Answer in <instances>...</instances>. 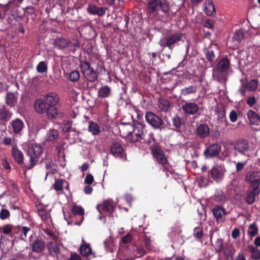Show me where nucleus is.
Listing matches in <instances>:
<instances>
[{
	"label": "nucleus",
	"mask_w": 260,
	"mask_h": 260,
	"mask_svg": "<svg viewBox=\"0 0 260 260\" xmlns=\"http://www.w3.org/2000/svg\"><path fill=\"white\" fill-rule=\"evenodd\" d=\"M43 153V147L39 144L30 143L28 145L27 155L29 156V165H24L23 168L25 171L32 169L40 160Z\"/></svg>",
	"instance_id": "nucleus-1"
},
{
	"label": "nucleus",
	"mask_w": 260,
	"mask_h": 260,
	"mask_svg": "<svg viewBox=\"0 0 260 260\" xmlns=\"http://www.w3.org/2000/svg\"><path fill=\"white\" fill-rule=\"evenodd\" d=\"M145 118L146 121L154 129H158L159 131H162L165 130L167 127V124L165 123L162 119L152 112H147L145 114Z\"/></svg>",
	"instance_id": "nucleus-2"
},
{
	"label": "nucleus",
	"mask_w": 260,
	"mask_h": 260,
	"mask_svg": "<svg viewBox=\"0 0 260 260\" xmlns=\"http://www.w3.org/2000/svg\"><path fill=\"white\" fill-rule=\"evenodd\" d=\"M150 150L157 161L162 165L164 168L163 170L170 172V167L169 165L168 159L160 146L154 144L150 147Z\"/></svg>",
	"instance_id": "nucleus-3"
},
{
	"label": "nucleus",
	"mask_w": 260,
	"mask_h": 260,
	"mask_svg": "<svg viewBox=\"0 0 260 260\" xmlns=\"http://www.w3.org/2000/svg\"><path fill=\"white\" fill-rule=\"evenodd\" d=\"M145 125L141 122H138L134 124L132 132H129L127 136V139L131 143H136L144 139V131Z\"/></svg>",
	"instance_id": "nucleus-4"
},
{
	"label": "nucleus",
	"mask_w": 260,
	"mask_h": 260,
	"mask_svg": "<svg viewBox=\"0 0 260 260\" xmlns=\"http://www.w3.org/2000/svg\"><path fill=\"white\" fill-rule=\"evenodd\" d=\"M79 67L81 72L88 82H94L98 80V75L89 62L81 60L80 61Z\"/></svg>",
	"instance_id": "nucleus-5"
},
{
	"label": "nucleus",
	"mask_w": 260,
	"mask_h": 260,
	"mask_svg": "<svg viewBox=\"0 0 260 260\" xmlns=\"http://www.w3.org/2000/svg\"><path fill=\"white\" fill-rule=\"evenodd\" d=\"M184 34L180 31H171L167 34L166 37L167 40V47L171 50H172L175 47L176 45L178 44L179 42L183 41L182 38Z\"/></svg>",
	"instance_id": "nucleus-6"
},
{
	"label": "nucleus",
	"mask_w": 260,
	"mask_h": 260,
	"mask_svg": "<svg viewBox=\"0 0 260 260\" xmlns=\"http://www.w3.org/2000/svg\"><path fill=\"white\" fill-rule=\"evenodd\" d=\"M246 180L249 183V187L260 189V172L258 171H253L249 172L246 176Z\"/></svg>",
	"instance_id": "nucleus-7"
},
{
	"label": "nucleus",
	"mask_w": 260,
	"mask_h": 260,
	"mask_svg": "<svg viewBox=\"0 0 260 260\" xmlns=\"http://www.w3.org/2000/svg\"><path fill=\"white\" fill-rule=\"evenodd\" d=\"M231 62L227 57L221 59L216 65L215 69H213V75L218 78L220 74L227 72L230 67Z\"/></svg>",
	"instance_id": "nucleus-8"
},
{
	"label": "nucleus",
	"mask_w": 260,
	"mask_h": 260,
	"mask_svg": "<svg viewBox=\"0 0 260 260\" xmlns=\"http://www.w3.org/2000/svg\"><path fill=\"white\" fill-rule=\"evenodd\" d=\"M110 148L111 154L115 157L123 159L124 160L126 159L125 153L119 142H113Z\"/></svg>",
	"instance_id": "nucleus-9"
},
{
	"label": "nucleus",
	"mask_w": 260,
	"mask_h": 260,
	"mask_svg": "<svg viewBox=\"0 0 260 260\" xmlns=\"http://www.w3.org/2000/svg\"><path fill=\"white\" fill-rule=\"evenodd\" d=\"M71 212L73 217L76 219L74 221L75 224L80 225L84 219V209L80 206L75 205L72 207Z\"/></svg>",
	"instance_id": "nucleus-10"
},
{
	"label": "nucleus",
	"mask_w": 260,
	"mask_h": 260,
	"mask_svg": "<svg viewBox=\"0 0 260 260\" xmlns=\"http://www.w3.org/2000/svg\"><path fill=\"white\" fill-rule=\"evenodd\" d=\"M234 149L240 154L249 156L247 153L249 150V144L246 140L242 139L238 140L234 145Z\"/></svg>",
	"instance_id": "nucleus-11"
},
{
	"label": "nucleus",
	"mask_w": 260,
	"mask_h": 260,
	"mask_svg": "<svg viewBox=\"0 0 260 260\" xmlns=\"http://www.w3.org/2000/svg\"><path fill=\"white\" fill-rule=\"evenodd\" d=\"M96 208L100 213L102 211L109 213L110 217H112L113 212L115 209V207L112 201L107 200L104 201L101 204L98 205Z\"/></svg>",
	"instance_id": "nucleus-12"
},
{
	"label": "nucleus",
	"mask_w": 260,
	"mask_h": 260,
	"mask_svg": "<svg viewBox=\"0 0 260 260\" xmlns=\"http://www.w3.org/2000/svg\"><path fill=\"white\" fill-rule=\"evenodd\" d=\"M221 151V146L217 143L210 145L204 152L206 158H212L218 156Z\"/></svg>",
	"instance_id": "nucleus-13"
},
{
	"label": "nucleus",
	"mask_w": 260,
	"mask_h": 260,
	"mask_svg": "<svg viewBox=\"0 0 260 260\" xmlns=\"http://www.w3.org/2000/svg\"><path fill=\"white\" fill-rule=\"evenodd\" d=\"M183 102L185 104L182 105V109L185 114L193 115L198 113L199 107L195 102Z\"/></svg>",
	"instance_id": "nucleus-14"
},
{
	"label": "nucleus",
	"mask_w": 260,
	"mask_h": 260,
	"mask_svg": "<svg viewBox=\"0 0 260 260\" xmlns=\"http://www.w3.org/2000/svg\"><path fill=\"white\" fill-rule=\"evenodd\" d=\"M24 126L23 121L20 118H16L10 122L9 126L15 135H20Z\"/></svg>",
	"instance_id": "nucleus-15"
},
{
	"label": "nucleus",
	"mask_w": 260,
	"mask_h": 260,
	"mask_svg": "<svg viewBox=\"0 0 260 260\" xmlns=\"http://www.w3.org/2000/svg\"><path fill=\"white\" fill-rule=\"evenodd\" d=\"M12 156L13 157L15 162L19 165H24V155L21 151H20L16 146H13L12 148Z\"/></svg>",
	"instance_id": "nucleus-16"
},
{
	"label": "nucleus",
	"mask_w": 260,
	"mask_h": 260,
	"mask_svg": "<svg viewBox=\"0 0 260 260\" xmlns=\"http://www.w3.org/2000/svg\"><path fill=\"white\" fill-rule=\"evenodd\" d=\"M260 193V189L249 188L246 192L245 202L249 205L252 204L255 201V197Z\"/></svg>",
	"instance_id": "nucleus-17"
},
{
	"label": "nucleus",
	"mask_w": 260,
	"mask_h": 260,
	"mask_svg": "<svg viewBox=\"0 0 260 260\" xmlns=\"http://www.w3.org/2000/svg\"><path fill=\"white\" fill-rule=\"evenodd\" d=\"M18 92L8 91L6 95V104L10 107H14L17 103Z\"/></svg>",
	"instance_id": "nucleus-18"
},
{
	"label": "nucleus",
	"mask_w": 260,
	"mask_h": 260,
	"mask_svg": "<svg viewBox=\"0 0 260 260\" xmlns=\"http://www.w3.org/2000/svg\"><path fill=\"white\" fill-rule=\"evenodd\" d=\"M32 251L36 253H41L45 249V242L40 238H37L31 244Z\"/></svg>",
	"instance_id": "nucleus-19"
},
{
	"label": "nucleus",
	"mask_w": 260,
	"mask_h": 260,
	"mask_svg": "<svg viewBox=\"0 0 260 260\" xmlns=\"http://www.w3.org/2000/svg\"><path fill=\"white\" fill-rule=\"evenodd\" d=\"M212 178L217 182L221 181L223 177V172L219 167L214 166L210 171Z\"/></svg>",
	"instance_id": "nucleus-20"
},
{
	"label": "nucleus",
	"mask_w": 260,
	"mask_h": 260,
	"mask_svg": "<svg viewBox=\"0 0 260 260\" xmlns=\"http://www.w3.org/2000/svg\"><path fill=\"white\" fill-rule=\"evenodd\" d=\"M80 47V45L78 40L73 39L71 40L68 39L65 52L68 53L74 54Z\"/></svg>",
	"instance_id": "nucleus-21"
},
{
	"label": "nucleus",
	"mask_w": 260,
	"mask_h": 260,
	"mask_svg": "<svg viewBox=\"0 0 260 260\" xmlns=\"http://www.w3.org/2000/svg\"><path fill=\"white\" fill-rule=\"evenodd\" d=\"M44 100L47 107L55 106L59 102V97L56 93L50 92L45 95Z\"/></svg>",
	"instance_id": "nucleus-22"
},
{
	"label": "nucleus",
	"mask_w": 260,
	"mask_h": 260,
	"mask_svg": "<svg viewBox=\"0 0 260 260\" xmlns=\"http://www.w3.org/2000/svg\"><path fill=\"white\" fill-rule=\"evenodd\" d=\"M209 127L206 124H200L197 127V135L201 139H205L207 137L209 134Z\"/></svg>",
	"instance_id": "nucleus-23"
},
{
	"label": "nucleus",
	"mask_w": 260,
	"mask_h": 260,
	"mask_svg": "<svg viewBox=\"0 0 260 260\" xmlns=\"http://www.w3.org/2000/svg\"><path fill=\"white\" fill-rule=\"evenodd\" d=\"M52 241L48 242L47 244V248L50 255L54 256L55 255H58L60 253V250L59 245Z\"/></svg>",
	"instance_id": "nucleus-24"
},
{
	"label": "nucleus",
	"mask_w": 260,
	"mask_h": 260,
	"mask_svg": "<svg viewBox=\"0 0 260 260\" xmlns=\"http://www.w3.org/2000/svg\"><path fill=\"white\" fill-rule=\"evenodd\" d=\"M214 217L217 221L222 220L223 218L225 215V209L219 206H217L212 209Z\"/></svg>",
	"instance_id": "nucleus-25"
},
{
	"label": "nucleus",
	"mask_w": 260,
	"mask_h": 260,
	"mask_svg": "<svg viewBox=\"0 0 260 260\" xmlns=\"http://www.w3.org/2000/svg\"><path fill=\"white\" fill-rule=\"evenodd\" d=\"M34 106L36 111L39 113L42 114L47 111V105L45 103V100L41 99L36 100Z\"/></svg>",
	"instance_id": "nucleus-26"
},
{
	"label": "nucleus",
	"mask_w": 260,
	"mask_h": 260,
	"mask_svg": "<svg viewBox=\"0 0 260 260\" xmlns=\"http://www.w3.org/2000/svg\"><path fill=\"white\" fill-rule=\"evenodd\" d=\"M247 116L251 124L255 125H260V116L252 110H249L247 113Z\"/></svg>",
	"instance_id": "nucleus-27"
},
{
	"label": "nucleus",
	"mask_w": 260,
	"mask_h": 260,
	"mask_svg": "<svg viewBox=\"0 0 260 260\" xmlns=\"http://www.w3.org/2000/svg\"><path fill=\"white\" fill-rule=\"evenodd\" d=\"M204 11L208 16H213L216 14L215 6L211 0H207L205 3Z\"/></svg>",
	"instance_id": "nucleus-28"
},
{
	"label": "nucleus",
	"mask_w": 260,
	"mask_h": 260,
	"mask_svg": "<svg viewBox=\"0 0 260 260\" xmlns=\"http://www.w3.org/2000/svg\"><path fill=\"white\" fill-rule=\"evenodd\" d=\"M68 39L63 38H57L54 41V45L58 50L66 51Z\"/></svg>",
	"instance_id": "nucleus-29"
},
{
	"label": "nucleus",
	"mask_w": 260,
	"mask_h": 260,
	"mask_svg": "<svg viewBox=\"0 0 260 260\" xmlns=\"http://www.w3.org/2000/svg\"><path fill=\"white\" fill-rule=\"evenodd\" d=\"M87 11L91 14H96L101 16L105 14L106 9L103 7H99L95 5H90L87 8Z\"/></svg>",
	"instance_id": "nucleus-30"
},
{
	"label": "nucleus",
	"mask_w": 260,
	"mask_h": 260,
	"mask_svg": "<svg viewBox=\"0 0 260 260\" xmlns=\"http://www.w3.org/2000/svg\"><path fill=\"white\" fill-rule=\"evenodd\" d=\"M161 0H149L148 2V10L150 14L154 13L159 10V5Z\"/></svg>",
	"instance_id": "nucleus-31"
},
{
	"label": "nucleus",
	"mask_w": 260,
	"mask_h": 260,
	"mask_svg": "<svg viewBox=\"0 0 260 260\" xmlns=\"http://www.w3.org/2000/svg\"><path fill=\"white\" fill-rule=\"evenodd\" d=\"M13 114L9 111L5 106L0 108V120L4 121H8Z\"/></svg>",
	"instance_id": "nucleus-32"
},
{
	"label": "nucleus",
	"mask_w": 260,
	"mask_h": 260,
	"mask_svg": "<svg viewBox=\"0 0 260 260\" xmlns=\"http://www.w3.org/2000/svg\"><path fill=\"white\" fill-rule=\"evenodd\" d=\"M197 90V87L193 85H189L187 87H185L180 90V96H186L189 94H193L196 93Z\"/></svg>",
	"instance_id": "nucleus-33"
},
{
	"label": "nucleus",
	"mask_w": 260,
	"mask_h": 260,
	"mask_svg": "<svg viewBox=\"0 0 260 260\" xmlns=\"http://www.w3.org/2000/svg\"><path fill=\"white\" fill-rule=\"evenodd\" d=\"M80 254L83 256H88L91 254L92 250L89 244H82L79 249Z\"/></svg>",
	"instance_id": "nucleus-34"
},
{
	"label": "nucleus",
	"mask_w": 260,
	"mask_h": 260,
	"mask_svg": "<svg viewBox=\"0 0 260 260\" xmlns=\"http://www.w3.org/2000/svg\"><path fill=\"white\" fill-rule=\"evenodd\" d=\"M158 106L161 111L167 112L170 108V102L165 99H160L158 101Z\"/></svg>",
	"instance_id": "nucleus-35"
},
{
	"label": "nucleus",
	"mask_w": 260,
	"mask_h": 260,
	"mask_svg": "<svg viewBox=\"0 0 260 260\" xmlns=\"http://www.w3.org/2000/svg\"><path fill=\"white\" fill-rule=\"evenodd\" d=\"M110 88L107 85H105L100 88L98 91V95L100 98H105L108 97L110 94Z\"/></svg>",
	"instance_id": "nucleus-36"
},
{
	"label": "nucleus",
	"mask_w": 260,
	"mask_h": 260,
	"mask_svg": "<svg viewBox=\"0 0 260 260\" xmlns=\"http://www.w3.org/2000/svg\"><path fill=\"white\" fill-rule=\"evenodd\" d=\"M59 137V133L56 129H50L47 134L46 140L48 141H55Z\"/></svg>",
	"instance_id": "nucleus-37"
},
{
	"label": "nucleus",
	"mask_w": 260,
	"mask_h": 260,
	"mask_svg": "<svg viewBox=\"0 0 260 260\" xmlns=\"http://www.w3.org/2000/svg\"><path fill=\"white\" fill-rule=\"evenodd\" d=\"M248 250L251 253V258L254 260L260 259V250L257 247L252 245L248 246Z\"/></svg>",
	"instance_id": "nucleus-38"
},
{
	"label": "nucleus",
	"mask_w": 260,
	"mask_h": 260,
	"mask_svg": "<svg viewBox=\"0 0 260 260\" xmlns=\"http://www.w3.org/2000/svg\"><path fill=\"white\" fill-rule=\"evenodd\" d=\"M46 113L50 119L55 118L58 115V111L55 106L47 107Z\"/></svg>",
	"instance_id": "nucleus-39"
},
{
	"label": "nucleus",
	"mask_w": 260,
	"mask_h": 260,
	"mask_svg": "<svg viewBox=\"0 0 260 260\" xmlns=\"http://www.w3.org/2000/svg\"><path fill=\"white\" fill-rule=\"evenodd\" d=\"M258 80L256 79H252L247 82L246 87L249 91H254L257 88Z\"/></svg>",
	"instance_id": "nucleus-40"
},
{
	"label": "nucleus",
	"mask_w": 260,
	"mask_h": 260,
	"mask_svg": "<svg viewBox=\"0 0 260 260\" xmlns=\"http://www.w3.org/2000/svg\"><path fill=\"white\" fill-rule=\"evenodd\" d=\"M88 130L93 135H96L100 133L101 130L97 123L90 122L88 126Z\"/></svg>",
	"instance_id": "nucleus-41"
},
{
	"label": "nucleus",
	"mask_w": 260,
	"mask_h": 260,
	"mask_svg": "<svg viewBox=\"0 0 260 260\" xmlns=\"http://www.w3.org/2000/svg\"><path fill=\"white\" fill-rule=\"evenodd\" d=\"M80 77V74L78 71H72L70 74L68 79L72 82H77Z\"/></svg>",
	"instance_id": "nucleus-42"
},
{
	"label": "nucleus",
	"mask_w": 260,
	"mask_h": 260,
	"mask_svg": "<svg viewBox=\"0 0 260 260\" xmlns=\"http://www.w3.org/2000/svg\"><path fill=\"white\" fill-rule=\"evenodd\" d=\"M206 58L207 60L210 62L211 64H212V62L215 58V55L213 50L210 48L208 49L205 52Z\"/></svg>",
	"instance_id": "nucleus-43"
},
{
	"label": "nucleus",
	"mask_w": 260,
	"mask_h": 260,
	"mask_svg": "<svg viewBox=\"0 0 260 260\" xmlns=\"http://www.w3.org/2000/svg\"><path fill=\"white\" fill-rule=\"evenodd\" d=\"M214 200L216 202L224 203L226 201V197L223 192L217 191L214 196Z\"/></svg>",
	"instance_id": "nucleus-44"
},
{
	"label": "nucleus",
	"mask_w": 260,
	"mask_h": 260,
	"mask_svg": "<svg viewBox=\"0 0 260 260\" xmlns=\"http://www.w3.org/2000/svg\"><path fill=\"white\" fill-rule=\"evenodd\" d=\"M215 250L216 252L220 253L223 249V240L221 239H218L215 242Z\"/></svg>",
	"instance_id": "nucleus-45"
},
{
	"label": "nucleus",
	"mask_w": 260,
	"mask_h": 260,
	"mask_svg": "<svg viewBox=\"0 0 260 260\" xmlns=\"http://www.w3.org/2000/svg\"><path fill=\"white\" fill-rule=\"evenodd\" d=\"M244 37V32L242 29H238L235 31L233 39L238 43H240Z\"/></svg>",
	"instance_id": "nucleus-46"
},
{
	"label": "nucleus",
	"mask_w": 260,
	"mask_h": 260,
	"mask_svg": "<svg viewBox=\"0 0 260 260\" xmlns=\"http://www.w3.org/2000/svg\"><path fill=\"white\" fill-rule=\"evenodd\" d=\"M193 236L196 239H202L204 236L202 228L200 226L195 228L193 230Z\"/></svg>",
	"instance_id": "nucleus-47"
},
{
	"label": "nucleus",
	"mask_w": 260,
	"mask_h": 260,
	"mask_svg": "<svg viewBox=\"0 0 260 260\" xmlns=\"http://www.w3.org/2000/svg\"><path fill=\"white\" fill-rule=\"evenodd\" d=\"M47 65L44 61H40L37 66V71L39 73L47 72Z\"/></svg>",
	"instance_id": "nucleus-48"
},
{
	"label": "nucleus",
	"mask_w": 260,
	"mask_h": 260,
	"mask_svg": "<svg viewBox=\"0 0 260 260\" xmlns=\"http://www.w3.org/2000/svg\"><path fill=\"white\" fill-rule=\"evenodd\" d=\"M258 228L255 223L251 224L248 228V233L251 237H254L257 233Z\"/></svg>",
	"instance_id": "nucleus-49"
},
{
	"label": "nucleus",
	"mask_w": 260,
	"mask_h": 260,
	"mask_svg": "<svg viewBox=\"0 0 260 260\" xmlns=\"http://www.w3.org/2000/svg\"><path fill=\"white\" fill-rule=\"evenodd\" d=\"M172 121L173 125L176 129H179L181 127L182 124L181 118L177 115H176L172 118Z\"/></svg>",
	"instance_id": "nucleus-50"
},
{
	"label": "nucleus",
	"mask_w": 260,
	"mask_h": 260,
	"mask_svg": "<svg viewBox=\"0 0 260 260\" xmlns=\"http://www.w3.org/2000/svg\"><path fill=\"white\" fill-rule=\"evenodd\" d=\"M159 8L160 9L161 11L165 14H167L169 12V5L165 1H162L161 0L160 1L159 5Z\"/></svg>",
	"instance_id": "nucleus-51"
},
{
	"label": "nucleus",
	"mask_w": 260,
	"mask_h": 260,
	"mask_svg": "<svg viewBox=\"0 0 260 260\" xmlns=\"http://www.w3.org/2000/svg\"><path fill=\"white\" fill-rule=\"evenodd\" d=\"M72 121L64 120L62 124L63 131L64 132H69L72 126Z\"/></svg>",
	"instance_id": "nucleus-52"
},
{
	"label": "nucleus",
	"mask_w": 260,
	"mask_h": 260,
	"mask_svg": "<svg viewBox=\"0 0 260 260\" xmlns=\"http://www.w3.org/2000/svg\"><path fill=\"white\" fill-rule=\"evenodd\" d=\"M63 180L58 179L56 180L54 184V188L56 191H61L63 189Z\"/></svg>",
	"instance_id": "nucleus-53"
},
{
	"label": "nucleus",
	"mask_w": 260,
	"mask_h": 260,
	"mask_svg": "<svg viewBox=\"0 0 260 260\" xmlns=\"http://www.w3.org/2000/svg\"><path fill=\"white\" fill-rule=\"evenodd\" d=\"M234 163L236 165V172L239 173L244 169V166L247 164V161L238 162L234 161Z\"/></svg>",
	"instance_id": "nucleus-54"
},
{
	"label": "nucleus",
	"mask_w": 260,
	"mask_h": 260,
	"mask_svg": "<svg viewBox=\"0 0 260 260\" xmlns=\"http://www.w3.org/2000/svg\"><path fill=\"white\" fill-rule=\"evenodd\" d=\"M10 216V213L8 209H2L0 211V218L2 220H5Z\"/></svg>",
	"instance_id": "nucleus-55"
},
{
	"label": "nucleus",
	"mask_w": 260,
	"mask_h": 260,
	"mask_svg": "<svg viewBox=\"0 0 260 260\" xmlns=\"http://www.w3.org/2000/svg\"><path fill=\"white\" fill-rule=\"evenodd\" d=\"M121 240L123 244L129 243L132 240V236L130 234H126L121 238Z\"/></svg>",
	"instance_id": "nucleus-56"
},
{
	"label": "nucleus",
	"mask_w": 260,
	"mask_h": 260,
	"mask_svg": "<svg viewBox=\"0 0 260 260\" xmlns=\"http://www.w3.org/2000/svg\"><path fill=\"white\" fill-rule=\"evenodd\" d=\"M238 118V114L236 111L234 110H232L229 115V118L230 121L232 122H235L237 121Z\"/></svg>",
	"instance_id": "nucleus-57"
},
{
	"label": "nucleus",
	"mask_w": 260,
	"mask_h": 260,
	"mask_svg": "<svg viewBox=\"0 0 260 260\" xmlns=\"http://www.w3.org/2000/svg\"><path fill=\"white\" fill-rule=\"evenodd\" d=\"M12 226L11 224H6L3 228V233L5 234L9 235L12 232Z\"/></svg>",
	"instance_id": "nucleus-58"
},
{
	"label": "nucleus",
	"mask_w": 260,
	"mask_h": 260,
	"mask_svg": "<svg viewBox=\"0 0 260 260\" xmlns=\"http://www.w3.org/2000/svg\"><path fill=\"white\" fill-rule=\"evenodd\" d=\"M256 102V100L254 96H250L246 100V103L250 107H252Z\"/></svg>",
	"instance_id": "nucleus-59"
},
{
	"label": "nucleus",
	"mask_w": 260,
	"mask_h": 260,
	"mask_svg": "<svg viewBox=\"0 0 260 260\" xmlns=\"http://www.w3.org/2000/svg\"><path fill=\"white\" fill-rule=\"evenodd\" d=\"M93 181H94L93 176L90 174H88L85 177V179L84 180V182L88 185H90V184H92Z\"/></svg>",
	"instance_id": "nucleus-60"
},
{
	"label": "nucleus",
	"mask_w": 260,
	"mask_h": 260,
	"mask_svg": "<svg viewBox=\"0 0 260 260\" xmlns=\"http://www.w3.org/2000/svg\"><path fill=\"white\" fill-rule=\"evenodd\" d=\"M204 26L208 28L212 29L214 27V23L213 20L207 19L205 21Z\"/></svg>",
	"instance_id": "nucleus-61"
},
{
	"label": "nucleus",
	"mask_w": 260,
	"mask_h": 260,
	"mask_svg": "<svg viewBox=\"0 0 260 260\" xmlns=\"http://www.w3.org/2000/svg\"><path fill=\"white\" fill-rule=\"evenodd\" d=\"M31 231V228L27 226H22L21 228V232L23 235L24 237H22V239H24L27 238V233Z\"/></svg>",
	"instance_id": "nucleus-62"
},
{
	"label": "nucleus",
	"mask_w": 260,
	"mask_h": 260,
	"mask_svg": "<svg viewBox=\"0 0 260 260\" xmlns=\"http://www.w3.org/2000/svg\"><path fill=\"white\" fill-rule=\"evenodd\" d=\"M12 141L13 140L11 138L5 137L3 138L2 143L6 146H9L12 144Z\"/></svg>",
	"instance_id": "nucleus-63"
},
{
	"label": "nucleus",
	"mask_w": 260,
	"mask_h": 260,
	"mask_svg": "<svg viewBox=\"0 0 260 260\" xmlns=\"http://www.w3.org/2000/svg\"><path fill=\"white\" fill-rule=\"evenodd\" d=\"M68 260H81V256L76 253H71L70 257Z\"/></svg>",
	"instance_id": "nucleus-64"
}]
</instances>
